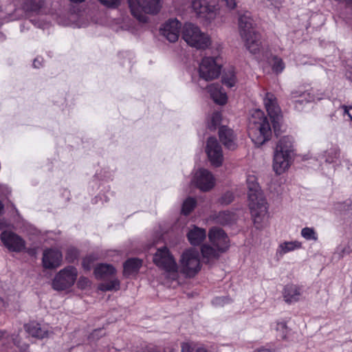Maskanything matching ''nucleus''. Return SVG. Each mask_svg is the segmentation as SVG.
Returning a JSON list of instances; mask_svg holds the SVG:
<instances>
[{"label": "nucleus", "mask_w": 352, "mask_h": 352, "mask_svg": "<svg viewBox=\"0 0 352 352\" xmlns=\"http://www.w3.org/2000/svg\"><path fill=\"white\" fill-rule=\"evenodd\" d=\"M247 185L249 207L254 224L257 229H260L267 217V204L254 176L248 177Z\"/></svg>", "instance_id": "nucleus-1"}, {"label": "nucleus", "mask_w": 352, "mask_h": 352, "mask_svg": "<svg viewBox=\"0 0 352 352\" xmlns=\"http://www.w3.org/2000/svg\"><path fill=\"white\" fill-rule=\"evenodd\" d=\"M248 135L252 142L261 146L270 140L272 135L268 118L260 109H255L249 118Z\"/></svg>", "instance_id": "nucleus-2"}, {"label": "nucleus", "mask_w": 352, "mask_h": 352, "mask_svg": "<svg viewBox=\"0 0 352 352\" xmlns=\"http://www.w3.org/2000/svg\"><path fill=\"white\" fill-rule=\"evenodd\" d=\"M239 30L246 49L252 54H258L261 50V36L256 32L251 14L245 11L239 15Z\"/></svg>", "instance_id": "nucleus-3"}, {"label": "nucleus", "mask_w": 352, "mask_h": 352, "mask_svg": "<svg viewBox=\"0 0 352 352\" xmlns=\"http://www.w3.org/2000/svg\"><path fill=\"white\" fill-rule=\"evenodd\" d=\"M153 261L159 268L165 272L168 278L173 280L178 278V265L166 247L158 248L153 255Z\"/></svg>", "instance_id": "nucleus-4"}, {"label": "nucleus", "mask_w": 352, "mask_h": 352, "mask_svg": "<svg viewBox=\"0 0 352 352\" xmlns=\"http://www.w3.org/2000/svg\"><path fill=\"white\" fill-rule=\"evenodd\" d=\"M131 14L138 21L146 22L145 14H157L162 7V0H128Z\"/></svg>", "instance_id": "nucleus-5"}, {"label": "nucleus", "mask_w": 352, "mask_h": 352, "mask_svg": "<svg viewBox=\"0 0 352 352\" xmlns=\"http://www.w3.org/2000/svg\"><path fill=\"white\" fill-rule=\"evenodd\" d=\"M182 38L187 44L199 50L206 49L210 45V39L199 28L192 23H186L182 30Z\"/></svg>", "instance_id": "nucleus-6"}, {"label": "nucleus", "mask_w": 352, "mask_h": 352, "mask_svg": "<svg viewBox=\"0 0 352 352\" xmlns=\"http://www.w3.org/2000/svg\"><path fill=\"white\" fill-rule=\"evenodd\" d=\"M179 273L194 276L201 269L199 253L194 248L185 250L179 259Z\"/></svg>", "instance_id": "nucleus-7"}, {"label": "nucleus", "mask_w": 352, "mask_h": 352, "mask_svg": "<svg viewBox=\"0 0 352 352\" xmlns=\"http://www.w3.org/2000/svg\"><path fill=\"white\" fill-rule=\"evenodd\" d=\"M78 276L76 268L67 266L59 271L52 282V287L54 290L63 291L72 287Z\"/></svg>", "instance_id": "nucleus-8"}, {"label": "nucleus", "mask_w": 352, "mask_h": 352, "mask_svg": "<svg viewBox=\"0 0 352 352\" xmlns=\"http://www.w3.org/2000/svg\"><path fill=\"white\" fill-rule=\"evenodd\" d=\"M217 5L212 0H192V8L197 17L210 22L216 17Z\"/></svg>", "instance_id": "nucleus-9"}, {"label": "nucleus", "mask_w": 352, "mask_h": 352, "mask_svg": "<svg viewBox=\"0 0 352 352\" xmlns=\"http://www.w3.org/2000/svg\"><path fill=\"white\" fill-rule=\"evenodd\" d=\"M199 75L200 78L206 81L217 78L220 75V65L217 62V58H204L199 66Z\"/></svg>", "instance_id": "nucleus-10"}, {"label": "nucleus", "mask_w": 352, "mask_h": 352, "mask_svg": "<svg viewBox=\"0 0 352 352\" xmlns=\"http://www.w3.org/2000/svg\"><path fill=\"white\" fill-rule=\"evenodd\" d=\"M263 102L266 111H267V113L273 124L274 133L276 134L277 127L281 118V111L277 103V99L273 94L267 92L263 98Z\"/></svg>", "instance_id": "nucleus-11"}, {"label": "nucleus", "mask_w": 352, "mask_h": 352, "mask_svg": "<svg viewBox=\"0 0 352 352\" xmlns=\"http://www.w3.org/2000/svg\"><path fill=\"white\" fill-rule=\"evenodd\" d=\"M192 182L201 191H208L214 186V178L208 170L199 169L195 174Z\"/></svg>", "instance_id": "nucleus-12"}, {"label": "nucleus", "mask_w": 352, "mask_h": 352, "mask_svg": "<svg viewBox=\"0 0 352 352\" xmlns=\"http://www.w3.org/2000/svg\"><path fill=\"white\" fill-rule=\"evenodd\" d=\"M3 245L13 252H21L25 248L24 240L12 232L4 231L1 234Z\"/></svg>", "instance_id": "nucleus-13"}, {"label": "nucleus", "mask_w": 352, "mask_h": 352, "mask_svg": "<svg viewBox=\"0 0 352 352\" xmlns=\"http://www.w3.org/2000/svg\"><path fill=\"white\" fill-rule=\"evenodd\" d=\"M181 29V23L176 19L167 21L160 29L161 34L170 42L178 40Z\"/></svg>", "instance_id": "nucleus-14"}, {"label": "nucleus", "mask_w": 352, "mask_h": 352, "mask_svg": "<svg viewBox=\"0 0 352 352\" xmlns=\"http://www.w3.org/2000/svg\"><path fill=\"white\" fill-rule=\"evenodd\" d=\"M206 152L209 161L214 166H220V145L217 139L210 137L207 140Z\"/></svg>", "instance_id": "nucleus-15"}, {"label": "nucleus", "mask_w": 352, "mask_h": 352, "mask_svg": "<svg viewBox=\"0 0 352 352\" xmlns=\"http://www.w3.org/2000/svg\"><path fill=\"white\" fill-rule=\"evenodd\" d=\"M62 254L59 250L49 249L43 254V265L45 268L53 269L58 267L62 261Z\"/></svg>", "instance_id": "nucleus-16"}, {"label": "nucleus", "mask_w": 352, "mask_h": 352, "mask_svg": "<svg viewBox=\"0 0 352 352\" xmlns=\"http://www.w3.org/2000/svg\"><path fill=\"white\" fill-rule=\"evenodd\" d=\"M302 287L294 284H287L283 292V297L285 302L292 304L300 300L302 296Z\"/></svg>", "instance_id": "nucleus-17"}, {"label": "nucleus", "mask_w": 352, "mask_h": 352, "mask_svg": "<svg viewBox=\"0 0 352 352\" xmlns=\"http://www.w3.org/2000/svg\"><path fill=\"white\" fill-rule=\"evenodd\" d=\"M24 328L29 335L38 339L48 338L52 333V332L46 327H42L41 324L34 321L25 324Z\"/></svg>", "instance_id": "nucleus-18"}, {"label": "nucleus", "mask_w": 352, "mask_h": 352, "mask_svg": "<svg viewBox=\"0 0 352 352\" xmlns=\"http://www.w3.org/2000/svg\"><path fill=\"white\" fill-rule=\"evenodd\" d=\"M290 155L274 151L273 169L277 175L284 173L289 166Z\"/></svg>", "instance_id": "nucleus-19"}, {"label": "nucleus", "mask_w": 352, "mask_h": 352, "mask_svg": "<svg viewBox=\"0 0 352 352\" xmlns=\"http://www.w3.org/2000/svg\"><path fill=\"white\" fill-rule=\"evenodd\" d=\"M221 144L228 150H234L236 148V136L233 130L224 125H221Z\"/></svg>", "instance_id": "nucleus-20"}, {"label": "nucleus", "mask_w": 352, "mask_h": 352, "mask_svg": "<svg viewBox=\"0 0 352 352\" xmlns=\"http://www.w3.org/2000/svg\"><path fill=\"white\" fill-rule=\"evenodd\" d=\"M292 98H301L302 100H295L296 104L302 103L304 100L307 102L315 101L316 100H320L323 97V94H318L315 90L311 89L309 92L307 91H293L291 94Z\"/></svg>", "instance_id": "nucleus-21"}, {"label": "nucleus", "mask_w": 352, "mask_h": 352, "mask_svg": "<svg viewBox=\"0 0 352 352\" xmlns=\"http://www.w3.org/2000/svg\"><path fill=\"white\" fill-rule=\"evenodd\" d=\"M206 232L205 229L194 226L187 234L188 239L192 245H200L206 239Z\"/></svg>", "instance_id": "nucleus-22"}, {"label": "nucleus", "mask_w": 352, "mask_h": 352, "mask_svg": "<svg viewBox=\"0 0 352 352\" xmlns=\"http://www.w3.org/2000/svg\"><path fill=\"white\" fill-rule=\"evenodd\" d=\"M236 81L234 67H228L221 71V85L231 88L235 86Z\"/></svg>", "instance_id": "nucleus-23"}, {"label": "nucleus", "mask_w": 352, "mask_h": 352, "mask_svg": "<svg viewBox=\"0 0 352 352\" xmlns=\"http://www.w3.org/2000/svg\"><path fill=\"white\" fill-rule=\"evenodd\" d=\"M142 261L138 258H129L126 261L123 265V274L129 276L136 274L142 266Z\"/></svg>", "instance_id": "nucleus-24"}, {"label": "nucleus", "mask_w": 352, "mask_h": 352, "mask_svg": "<svg viewBox=\"0 0 352 352\" xmlns=\"http://www.w3.org/2000/svg\"><path fill=\"white\" fill-rule=\"evenodd\" d=\"M293 151V138L291 136H283L281 138L276 145L275 151L285 154L291 155Z\"/></svg>", "instance_id": "nucleus-25"}, {"label": "nucleus", "mask_w": 352, "mask_h": 352, "mask_svg": "<svg viewBox=\"0 0 352 352\" xmlns=\"http://www.w3.org/2000/svg\"><path fill=\"white\" fill-rule=\"evenodd\" d=\"M116 273V269L109 264L101 263L94 270V274L97 278H105Z\"/></svg>", "instance_id": "nucleus-26"}, {"label": "nucleus", "mask_w": 352, "mask_h": 352, "mask_svg": "<svg viewBox=\"0 0 352 352\" xmlns=\"http://www.w3.org/2000/svg\"><path fill=\"white\" fill-rule=\"evenodd\" d=\"M44 6L43 0H24L22 9L25 13L37 12Z\"/></svg>", "instance_id": "nucleus-27"}, {"label": "nucleus", "mask_w": 352, "mask_h": 352, "mask_svg": "<svg viewBox=\"0 0 352 352\" xmlns=\"http://www.w3.org/2000/svg\"><path fill=\"white\" fill-rule=\"evenodd\" d=\"M17 300V295L14 291H10L8 294L0 292V310H2Z\"/></svg>", "instance_id": "nucleus-28"}, {"label": "nucleus", "mask_w": 352, "mask_h": 352, "mask_svg": "<svg viewBox=\"0 0 352 352\" xmlns=\"http://www.w3.org/2000/svg\"><path fill=\"white\" fill-rule=\"evenodd\" d=\"M300 247L301 243L298 241L284 242L278 245L276 254L282 256L286 253L300 248Z\"/></svg>", "instance_id": "nucleus-29"}, {"label": "nucleus", "mask_w": 352, "mask_h": 352, "mask_svg": "<svg viewBox=\"0 0 352 352\" xmlns=\"http://www.w3.org/2000/svg\"><path fill=\"white\" fill-rule=\"evenodd\" d=\"M210 98L217 104H220V85L219 83H212L207 87Z\"/></svg>", "instance_id": "nucleus-30"}, {"label": "nucleus", "mask_w": 352, "mask_h": 352, "mask_svg": "<svg viewBox=\"0 0 352 352\" xmlns=\"http://www.w3.org/2000/svg\"><path fill=\"white\" fill-rule=\"evenodd\" d=\"M208 127L211 131L218 129V135L220 137V113L219 111H214L209 118Z\"/></svg>", "instance_id": "nucleus-31"}, {"label": "nucleus", "mask_w": 352, "mask_h": 352, "mask_svg": "<svg viewBox=\"0 0 352 352\" xmlns=\"http://www.w3.org/2000/svg\"><path fill=\"white\" fill-rule=\"evenodd\" d=\"M100 290L106 292L111 290H118L120 288V282L118 279H113L110 281L103 283L99 285Z\"/></svg>", "instance_id": "nucleus-32"}, {"label": "nucleus", "mask_w": 352, "mask_h": 352, "mask_svg": "<svg viewBox=\"0 0 352 352\" xmlns=\"http://www.w3.org/2000/svg\"><path fill=\"white\" fill-rule=\"evenodd\" d=\"M196 206V201L192 197L187 198L183 203L182 212L185 215L190 214Z\"/></svg>", "instance_id": "nucleus-33"}, {"label": "nucleus", "mask_w": 352, "mask_h": 352, "mask_svg": "<svg viewBox=\"0 0 352 352\" xmlns=\"http://www.w3.org/2000/svg\"><path fill=\"white\" fill-rule=\"evenodd\" d=\"M210 242L219 249V241L220 239V229L217 227L212 228L208 233Z\"/></svg>", "instance_id": "nucleus-34"}, {"label": "nucleus", "mask_w": 352, "mask_h": 352, "mask_svg": "<svg viewBox=\"0 0 352 352\" xmlns=\"http://www.w3.org/2000/svg\"><path fill=\"white\" fill-rule=\"evenodd\" d=\"M236 221V216L233 212L225 211L221 212V226L230 225Z\"/></svg>", "instance_id": "nucleus-35"}, {"label": "nucleus", "mask_w": 352, "mask_h": 352, "mask_svg": "<svg viewBox=\"0 0 352 352\" xmlns=\"http://www.w3.org/2000/svg\"><path fill=\"white\" fill-rule=\"evenodd\" d=\"M301 235L307 240H317V235L313 228H305L301 231Z\"/></svg>", "instance_id": "nucleus-36"}, {"label": "nucleus", "mask_w": 352, "mask_h": 352, "mask_svg": "<svg viewBox=\"0 0 352 352\" xmlns=\"http://www.w3.org/2000/svg\"><path fill=\"white\" fill-rule=\"evenodd\" d=\"M201 253L204 257L208 258L214 257L217 254V251L214 248L207 245H204L201 247Z\"/></svg>", "instance_id": "nucleus-37"}, {"label": "nucleus", "mask_w": 352, "mask_h": 352, "mask_svg": "<svg viewBox=\"0 0 352 352\" xmlns=\"http://www.w3.org/2000/svg\"><path fill=\"white\" fill-rule=\"evenodd\" d=\"M285 64L283 60L278 57H274L273 59L272 69L274 72L278 74L283 71Z\"/></svg>", "instance_id": "nucleus-38"}, {"label": "nucleus", "mask_w": 352, "mask_h": 352, "mask_svg": "<svg viewBox=\"0 0 352 352\" xmlns=\"http://www.w3.org/2000/svg\"><path fill=\"white\" fill-rule=\"evenodd\" d=\"M327 153L328 156L326 158V162L329 163L333 162L340 155V151L336 148H331Z\"/></svg>", "instance_id": "nucleus-39"}, {"label": "nucleus", "mask_w": 352, "mask_h": 352, "mask_svg": "<svg viewBox=\"0 0 352 352\" xmlns=\"http://www.w3.org/2000/svg\"><path fill=\"white\" fill-rule=\"evenodd\" d=\"M221 253L228 250L230 247V241L227 234L221 230Z\"/></svg>", "instance_id": "nucleus-40"}, {"label": "nucleus", "mask_w": 352, "mask_h": 352, "mask_svg": "<svg viewBox=\"0 0 352 352\" xmlns=\"http://www.w3.org/2000/svg\"><path fill=\"white\" fill-rule=\"evenodd\" d=\"M234 199V195L231 191H226L221 197V204H229Z\"/></svg>", "instance_id": "nucleus-41"}, {"label": "nucleus", "mask_w": 352, "mask_h": 352, "mask_svg": "<svg viewBox=\"0 0 352 352\" xmlns=\"http://www.w3.org/2000/svg\"><path fill=\"white\" fill-rule=\"evenodd\" d=\"M78 287L83 289L90 286V281L87 278L80 277L77 283Z\"/></svg>", "instance_id": "nucleus-42"}, {"label": "nucleus", "mask_w": 352, "mask_h": 352, "mask_svg": "<svg viewBox=\"0 0 352 352\" xmlns=\"http://www.w3.org/2000/svg\"><path fill=\"white\" fill-rule=\"evenodd\" d=\"M102 4L108 8H116L120 4V0H99Z\"/></svg>", "instance_id": "nucleus-43"}, {"label": "nucleus", "mask_w": 352, "mask_h": 352, "mask_svg": "<svg viewBox=\"0 0 352 352\" xmlns=\"http://www.w3.org/2000/svg\"><path fill=\"white\" fill-rule=\"evenodd\" d=\"M182 352H194V346L189 342L182 344Z\"/></svg>", "instance_id": "nucleus-44"}, {"label": "nucleus", "mask_w": 352, "mask_h": 352, "mask_svg": "<svg viewBox=\"0 0 352 352\" xmlns=\"http://www.w3.org/2000/svg\"><path fill=\"white\" fill-rule=\"evenodd\" d=\"M221 3L230 10L234 9L236 6L235 0H221Z\"/></svg>", "instance_id": "nucleus-45"}, {"label": "nucleus", "mask_w": 352, "mask_h": 352, "mask_svg": "<svg viewBox=\"0 0 352 352\" xmlns=\"http://www.w3.org/2000/svg\"><path fill=\"white\" fill-rule=\"evenodd\" d=\"M228 102V96L226 93H223L221 91V106L227 104Z\"/></svg>", "instance_id": "nucleus-46"}, {"label": "nucleus", "mask_w": 352, "mask_h": 352, "mask_svg": "<svg viewBox=\"0 0 352 352\" xmlns=\"http://www.w3.org/2000/svg\"><path fill=\"white\" fill-rule=\"evenodd\" d=\"M344 112L349 116L350 119L352 120V107H350L349 108L347 107H344Z\"/></svg>", "instance_id": "nucleus-47"}, {"label": "nucleus", "mask_w": 352, "mask_h": 352, "mask_svg": "<svg viewBox=\"0 0 352 352\" xmlns=\"http://www.w3.org/2000/svg\"><path fill=\"white\" fill-rule=\"evenodd\" d=\"M33 65L35 68H39L41 66V61L38 58H36L34 60Z\"/></svg>", "instance_id": "nucleus-48"}, {"label": "nucleus", "mask_w": 352, "mask_h": 352, "mask_svg": "<svg viewBox=\"0 0 352 352\" xmlns=\"http://www.w3.org/2000/svg\"><path fill=\"white\" fill-rule=\"evenodd\" d=\"M89 260V258H85L83 260V262H82V265L83 267L87 269V270H89L90 269V267L89 266V265H87V262Z\"/></svg>", "instance_id": "nucleus-49"}, {"label": "nucleus", "mask_w": 352, "mask_h": 352, "mask_svg": "<svg viewBox=\"0 0 352 352\" xmlns=\"http://www.w3.org/2000/svg\"><path fill=\"white\" fill-rule=\"evenodd\" d=\"M70 252H71V253H74V258H76V257L77 256V252H76V250H70L68 252V254H69Z\"/></svg>", "instance_id": "nucleus-50"}, {"label": "nucleus", "mask_w": 352, "mask_h": 352, "mask_svg": "<svg viewBox=\"0 0 352 352\" xmlns=\"http://www.w3.org/2000/svg\"><path fill=\"white\" fill-rule=\"evenodd\" d=\"M196 352H206V350L204 348H199L197 349Z\"/></svg>", "instance_id": "nucleus-51"}, {"label": "nucleus", "mask_w": 352, "mask_h": 352, "mask_svg": "<svg viewBox=\"0 0 352 352\" xmlns=\"http://www.w3.org/2000/svg\"><path fill=\"white\" fill-rule=\"evenodd\" d=\"M71 1L76 2V3H81L85 1V0H70Z\"/></svg>", "instance_id": "nucleus-52"}, {"label": "nucleus", "mask_w": 352, "mask_h": 352, "mask_svg": "<svg viewBox=\"0 0 352 352\" xmlns=\"http://www.w3.org/2000/svg\"><path fill=\"white\" fill-rule=\"evenodd\" d=\"M3 209V205L1 203V201H0V214L1 213Z\"/></svg>", "instance_id": "nucleus-53"}, {"label": "nucleus", "mask_w": 352, "mask_h": 352, "mask_svg": "<svg viewBox=\"0 0 352 352\" xmlns=\"http://www.w3.org/2000/svg\"><path fill=\"white\" fill-rule=\"evenodd\" d=\"M12 340L14 341V344L19 346V343L18 341H16L14 338H12Z\"/></svg>", "instance_id": "nucleus-54"}, {"label": "nucleus", "mask_w": 352, "mask_h": 352, "mask_svg": "<svg viewBox=\"0 0 352 352\" xmlns=\"http://www.w3.org/2000/svg\"><path fill=\"white\" fill-rule=\"evenodd\" d=\"M257 352H270V351L268 350H266V349H261V350L258 351Z\"/></svg>", "instance_id": "nucleus-55"}]
</instances>
